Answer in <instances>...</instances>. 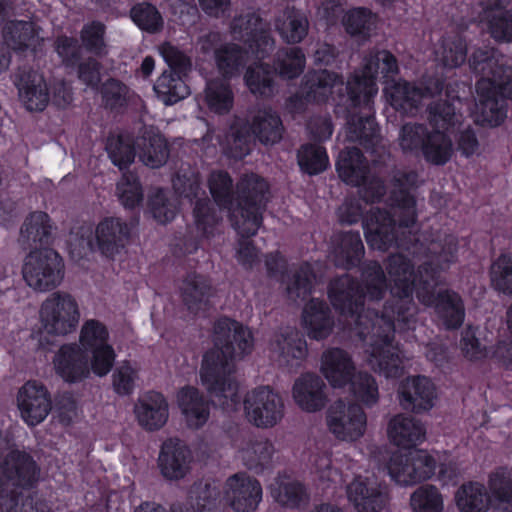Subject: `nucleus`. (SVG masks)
Returning <instances> with one entry per match:
<instances>
[{
    "label": "nucleus",
    "instance_id": "nucleus-1",
    "mask_svg": "<svg viewBox=\"0 0 512 512\" xmlns=\"http://www.w3.org/2000/svg\"><path fill=\"white\" fill-rule=\"evenodd\" d=\"M457 239L452 235L432 241L428 258L413 271L410 260L402 254L389 256L386 271L394 305H385L381 315L370 304L383 299L387 281L382 266L371 261L362 270V284L345 274L335 279L329 288L332 305L343 316L351 318L348 325L364 342V361L375 373L386 378H396L404 370V356L393 344L395 331L406 332L415 328L417 307L412 299L416 290L418 300L425 306H434L438 317L447 328L459 327L465 317L460 296L451 290L439 291L440 273L449 269L457 260Z\"/></svg>",
    "mask_w": 512,
    "mask_h": 512
},
{
    "label": "nucleus",
    "instance_id": "nucleus-2",
    "mask_svg": "<svg viewBox=\"0 0 512 512\" xmlns=\"http://www.w3.org/2000/svg\"><path fill=\"white\" fill-rule=\"evenodd\" d=\"M252 332L243 324L221 318L214 326V347L203 356L200 377L211 397L225 409L239 402V384L234 376L235 361L250 354Z\"/></svg>",
    "mask_w": 512,
    "mask_h": 512
},
{
    "label": "nucleus",
    "instance_id": "nucleus-3",
    "mask_svg": "<svg viewBox=\"0 0 512 512\" xmlns=\"http://www.w3.org/2000/svg\"><path fill=\"white\" fill-rule=\"evenodd\" d=\"M390 200L393 214L371 208L363 221L365 238L372 249L386 251L392 246L404 247L406 232L416 224V201L409 190L417 187L415 171L397 170L393 175Z\"/></svg>",
    "mask_w": 512,
    "mask_h": 512
},
{
    "label": "nucleus",
    "instance_id": "nucleus-4",
    "mask_svg": "<svg viewBox=\"0 0 512 512\" xmlns=\"http://www.w3.org/2000/svg\"><path fill=\"white\" fill-rule=\"evenodd\" d=\"M116 356L107 327L96 319H89L80 329L79 343L62 345L53 364L64 381L76 383L88 378L91 372L98 377L106 376Z\"/></svg>",
    "mask_w": 512,
    "mask_h": 512
},
{
    "label": "nucleus",
    "instance_id": "nucleus-5",
    "mask_svg": "<svg viewBox=\"0 0 512 512\" xmlns=\"http://www.w3.org/2000/svg\"><path fill=\"white\" fill-rule=\"evenodd\" d=\"M268 184L256 174H246L236 185V202L232 200L230 221L234 229L248 238L257 233L268 201Z\"/></svg>",
    "mask_w": 512,
    "mask_h": 512
},
{
    "label": "nucleus",
    "instance_id": "nucleus-6",
    "mask_svg": "<svg viewBox=\"0 0 512 512\" xmlns=\"http://www.w3.org/2000/svg\"><path fill=\"white\" fill-rule=\"evenodd\" d=\"M460 104L459 98H453L452 102L439 101L428 107V119L434 130L429 131L421 151L428 163L442 166L452 158L454 147L447 132L462 124V115L457 112Z\"/></svg>",
    "mask_w": 512,
    "mask_h": 512
},
{
    "label": "nucleus",
    "instance_id": "nucleus-7",
    "mask_svg": "<svg viewBox=\"0 0 512 512\" xmlns=\"http://www.w3.org/2000/svg\"><path fill=\"white\" fill-rule=\"evenodd\" d=\"M398 73L397 59L387 50L371 51L363 57L361 68L348 79L346 89L353 106H364L370 112L378 93L376 78L393 77Z\"/></svg>",
    "mask_w": 512,
    "mask_h": 512
},
{
    "label": "nucleus",
    "instance_id": "nucleus-8",
    "mask_svg": "<svg viewBox=\"0 0 512 512\" xmlns=\"http://www.w3.org/2000/svg\"><path fill=\"white\" fill-rule=\"evenodd\" d=\"M227 139L229 152L235 158L249 153L253 136L263 144H275L282 138L283 126L279 115L269 108L259 109L251 123L236 120Z\"/></svg>",
    "mask_w": 512,
    "mask_h": 512
},
{
    "label": "nucleus",
    "instance_id": "nucleus-9",
    "mask_svg": "<svg viewBox=\"0 0 512 512\" xmlns=\"http://www.w3.org/2000/svg\"><path fill=\"white\" fill-rule=\"evenodd\" d=\"M81 318L80 307L74 296L58 291L50 294L41 304L39 320L43 333L67 336L76 331Z\"/></svg>",
    "mask_w": 512,
    "mask_h": 512
},
{
    "label": "nucleus",
    "instance_id": "nucleus-10",
    "mask_svg": "<svg viewBox=\"0 0 512 512\" xmlns=\"http://www.w3.org/2000/svg\"><path fill=\"white\" fill-rule=\"evenodd\" d=\"M63 262L52 249L31 251L24 259L22 277L32 290L48 292L59 286L63 280Z\"/></svg>",
    "mask_w": 512,
    "mask_h": 512
},
{
    "label": "nucleus",
    "instance_id": "nucleus-11",
    "mask_svg": "<svg viewBox=\"0 0 512 512\" xmlns=\"http://www.w3.org/2000/svg\"><path fill=\"white\" fill-rule=\"evenodd\" d=\"M436 465L437 460L430 452L415 449L406 453H393L386 469L395 484L407 487L430 479L435 473Z\"/></svg>",
    "mask_w": 512,
    "mask_h": 512
},
{
    "label": "nucleus",
    "instance_id": "nucleus-12",
    "mask_svg": "<svg viewBox=\"0 0 512 512\" xmlns=\"http://www.w3.org/2000/svg\"><path fill=\"white\" fill-rule=\"evenodd\" d=\"M339 177L347 184L361 187L359 193L368 202L379 201L384 195L383 183L370 176L367 162L357 148H346L339 153L336 164Z\"/></svg>",
    "mask_w": 512,
    "mask_h": 512
},
{
    "label": "nucleus",
    "instance_id": "nucleus-13",
    "mask_svg": "<svg viewBox=\"0 0 512 512\" xmlns=\"http://www.w3.org/2000/svg\"><path fill=\"white\" fill-rule=\"evenodd\" d=\"M325 424L336 440L351 444L365 435L367 415L359 404L340 399L328 407Z\"/></svg>",
    "mask_w": 512,
    "mask_h": 512
},
{
    "label": "nucleus",
    "instance_id": "nucleus-14",
    "mask_svg": "<svg viewBox=\"0 0 512 512\" xmlns=\"http://www.w3.org/2000/svg\"><path fill=\"white\" fill-rule=\"evenodd\" d=\"M243 406L247 421L257 428H273L285 416L283 398L269 386H259L247 392Z\"/></svg>",
    "mask_w": 512,
    "mask_h": 512
},
{
    "label": "nucleus",
    "instance_id": "nucleus-15",
    "mask_svg": "<svg viewBox=\"0 0 512 512\" xmlns=\"http://www.w3.org/2000/svg\"><path fill=\"white\" fill-rule=\"evenodd\" d=\"M173 187L180 196L188 198L190 201L196 200L193 208L196 229L203 235L212 234L221 216L218 215L209 199L202 197L205 192L200 186L199 175L194 172L178 174L173 180Z\"/></svg>",
    "mask_w": 512,
    "mask_h": 512
},
{
    "label": "nucleus",
    "instance_id": "nucleus-16",
    "mask_svg": "<svg viewBox=\"0 0 512 512\" xmlns=\"http://www.w3.org/2000/svg\"><path fill=\"white\" fill-rule=\"evenodd\" d=\"M443 89L440 79L428 78L418 83L405 80L388 81L384 89L390 105L397 111L414 115L423 99L439 94Z\"/></svg>",
    "mask_w": 512,
    "mask_h": 512
},
{
    "label": "nucleus",
    "instance_id": "nucleus-17",
    "mask_svg": "<svg viewBox=\"0 0 512 512\" xmlns=\"http://www.w3.org/2000/svg\"><path fill=\"white\" fill-rule=\"evenodd\" d=\"M232 37L244 42L257 59L266 58L275 47L270 33V24L256 12H247L235 17L230 26Z\"/></svg>",
    "mask_w": 512,
    "mask_h": 512
},
{
    "label": "nucleus",
    "instance_id": "nucleus-18",
    "mask_svg": "<svg viewBox=\"0 0 512 512\" xmlns=\"http://www.w3.org/2000/svg\"><path fill=\"white\" fill-rule=\"evenodd\" d=\"M469 64L480 77L491 81L497 95L512 99V67L502 54L493 48H479L472 53Z\"/></svg>",
    "mask_w": 512,
    "mask_h": 512
},
{
    "label": "nucleus",
    "instance_id": "nucleus-19",
    "mask_svg": "<svg viewBox=\"0 0 512 512\" xmlns=\"http://www.w3.org/2000/svg\"><path fill=\"white\" fill-rule=\"evenodd\" d=\"M222 493V500L234 512L255 511L263 495L260 482L246 473H235L228 477Z\"/></svg>",
    "mask_w": 512,
    "mask_h": 512
},
{
    "label": "nucleus",
    "instance_id": "nucleus-20",
    "mask_svg": "<svg viewBox=\"0 0 512 512\" xmlns=\"http://www.w3.org/2000/svg\"><path fill=\"white\" fill-rule=\"evenodd\" d=\"M39 479V470L31 456L20 451H11L0 457V496L11 486L30 488Z\"/></svg>",
    "mask_w": 512,
    "mask_h": 512
},
{
    "label": "nucleus",
    "instance_id": "nucleus-21",
    "mask_svg": "<svg viewBox=\"0 0 512 512\" xmlns=\"http://www.w3.org/2000/svg\"><path fill=\"white\" fill-rule=\"evenodd\" d=\"M20 418L30 427L42 423L52 410V398L45 385L30 380L19 390L16 397Z\"/></svg>",
    "mask_w": 512,
    "mask_h": 512
},
{
    "label": "nucleus",
    "instance_id": "nucleus-22",
    "mask_svg": "<svg viewBox=\"0 0 512 512\" xmlns=\"http://www.w3.org/2000/svg\"><path fill=\"white\" fill-rule=\"evenodd\" d=\"M346 493L358 512H381L389 502L388 487L374 477L354 478L347 485Z\"/></svg>",
    "mask_w": 512,
    "mask_h": 512
},
{
    "label": "nucleus",
    "instance_id": "nucleus-23",
    "mask_svg": "<svg viewBox=\"0 0 512 512\" xmlns=\"http://www.w3.org/2000/svg\"><path fill=\"white\" fill-rule=\"evenodd\" d=\"M14 84L21 103L29 111H43L50 101L44 76L32 69H21L14 75Z\"/></svg>",
    "mask_w": 512,
    "mask_h": 512
},
{
    "label": "nucleus",
    "instance_id": "nucleus-24",
    "mask_svg": "<svg viewBox=\"0 0 512 512\" xmlns=\"http://www.w3.org/2000/svg\"><path fill=\"white\" fill-rule=\"evenodd\" d=\"M435 399V386L424 376L408 377L399 385L398 400L404 410L414 413L429 411Z\"/></svg>",
    "mask_w": 512,
    "mask_h": 512
},
{
    "label": "nucleus",
    "instance_id": "nucleus-25",
    "mask_svg": "<svg viewBox=\"0 0 512 512\" xmlns=\"http://www.w3.org/2000/svg\"><path fill=\"white\" fill-rule=\"evenodd\" d=\"M477 102L474 120L482 126L496 127L507 117L503 100L497 98L495 87L487 77H480L476 84Z\"/></svg>",
    "mask_w": 512,
    "mask_h": 512
},
{
    "label": "nucleus",
    "instance_id": "nucleus-26",
    "mask_svg": "<svg viewBox=\"0 0 512 512\" xmlns=\"http://www.w3.org/2000/svg\"><path fill=\"white\" fill-rule=\"evenodd\" d=\"M130 238L128 224L118 217H105L95 228V245L102 255L114 258L125 248Z\"/></svg>",
    "mask_w": 512,
    "mask_h": 512
},
{
    "label": "nucleus",
    "instance_id": "nucleus-27",
    "mask_svg": "<svg viewBox=\"0 0 512 512\" xmlns=\"http://www.w3.org/2000/svg\"><path fill=\"white\" fill-rule=\"evenodd\" d=\"M292 398L302 411L319 412L327 403L326 384L315 373H303L292 386Z\"/></svg>",
    "mask_w": 512,
    "mask_h": 512
},
{
    "label": "nucleus",
    "instance_id": "nucleus-28",
    "mask_svg": "<svg viewBox=\"0 0 512 512\" xmlns=\"http://www.w3.org/2000/svg\"><path fill=\"white\" fill-rule=\"evenodd\" d=\"M133 412L144 430L157 431L168 421L169 405L161 393L150 391L137 399Z\"/></svg>",
    "mask_w": 512,
    "mask_h": 512
},
{
    "label": "nucleus",
    "instance_id": "nucleus-29",
    "mask_svg": "<svg viewBox=\"0 0 512 512\" xmlns=\"http://www.w3.org/2000/svg\"><path fill=\"white\" fill-rule=\"evenodd\" d=\"M270 350L280 363L295 368L299 367L308 355L306 340L293 328L275 333L270 342Z\"/></svg>",
    "mask_w": 512,
    "mask_h": 512
},
{
    "label": "nucleus",
    "instance_id": "nucleus-30",
    "mask_svg": "<svg viewBox=\"0 0 512 512\" xmlns=\"http://www.w3.org/2000/svg\"><path fill=\"white\" fill-rule=\"evenodd\" d=\"M320 371L333 388H343L356 374V366L348 352L331 348L321 356Z\"/></svg>",
    "mask_w": 512,
    "mask_h": 512
},
{
    "label": "nucleus",
    "instance_id": "nucleus-31",
    "mask_svg": "<svg viewBox=\"0 0 512 512\" xmlns=\"http://www.w3.org/2000/svg\"><path fill=\"white\" fill-rule=\"evenodd\" d=\"M509 0H480L481 12L478 20L485 23L493 39L512 42V13L501 11Z\"/></svg>",
    "mask_w": 512,
    "mask_h": 512
},
{
    "label": "nucleus",
    "instance_id": "nucleus-32",
    "mask_svg": "<svg viewBox=\"0 0 512 512\" xmlns=\"http://www.w3.org/2000/svg\"><path fill=\"white\" fill-rule=\"evenodd\" d=\"M3 38L6 45L16 51L35 52L44 41L41 27L31 20L7 22L3 28Z\"/></svg>",
    "mask_w": 512,
    "mask_h": 512
},
{
    "label": "nucleus",
    "instance_id": "nucleus-33",
    "mask_svg": "<svg viewBox=\"0 0 512 512\" xmlns=\"http://www.w3.org/2000/svg\"><path fill=\"white\" fill-rule=\"evenodd\" d=\"M191 459V452L183 441L169 439L162 445L159 467L164 477L181 479L188 473Z\"/></svg>",
    "mask_w": 512,
    "mask_h": 512
},
{
    "label": "nucleus",
    "instance_id": "nucleus-34",
    "mask_svg": "<svg viewBox=\"0 0 512 512\" xmlns=\"http://www.w3.org/2000/svg\"><path fill=\"white\" fill-rule=\"evenodd\" d=\"M177 402L186 425L200 429L210 417V405L197 388L184 387L177 394Z\"/></svg>",
    "mask_w": 512,
    "mask_h": 512
},
{
    "label": "nucleus",
    "instance_id": "nucleus-35",
    "mask_svg": "<svg viewBox=\"0 0 512 512\" xmlns=\"http://www.w3.org/2000/svg\"><path fill=\"white\" fill-rule=\"evenodd\" d=\"M387 435L394 445L407 449L424 441L426 429L419 420L398 414L390 419Z\"/></svg>",
    "mask_w": 512,
    "mask_h": 512
},
{
    "label": "nucleus",
    "instance_id": "nucleus-36",
    "mask_svg": "<svg viewBox=\"0 0 512 512\" xmlns=\"http://www.w3.org/2000/svg\"><path fill=\"white\" fill-rule=\"evenodd\" d=\"M302 326L307 335L315 340L327 338L332 332L333 320L328 305L318 298H312L302 311Z\"/></svg>",
    "mask_w": 512,
    "mask_h": 512
},
{
    "label": "nucleus",
    "instance_id": "nucleus-37",
    "mask_svg": "<svg viewBox=\"0 0 512 512\" xmlns=\"http://www.w3.org/2000/svg\"><path fill=\"white\" fill-rule=\"evenodd\" d=\"M274 29L285 43L298 44L308 34L309 21L300 10L286 7L276 14Z\"/></svg>",
    "mask_w": 512,
    "mask_h": 512
},
{
    "label": "nucleus",
    "instance_id": "nucleus-38",
    "mask_svg": "<svg viewBox=\"0 0 512 512\" xmlns=\"http://www.w3.org/2000/svg\"><path fill=\"white\" fill-rule=\"evenodd\" d=\"M337 266L350 269L358 265L364 255V245L359 232L337 233L332 237V251Z\"/></svg>",
    "mask_w": 512,
    "mask_h": 512
},
{
    "label": "nucleus",
    "instance_id": "nucleus-39",
    "mask_svg": "<svg viewBox=\"0 0 512 512\" xmlns=\"http://www.w3.org/2000/svg\"><path fill=\"white\" fill-rule=\"evenodd\" d=\"M486 489L495 510L512 512V469L499 467L490 472Z\"/></svg>",
    "mask_w": 512,
    "mask_h": 512
},
{
    "label": "nucleus",
    "instance_id": "nucleus-40",
    "mask_svg": "<svg viewBox=\"0 0 512 512\" xmlns=\"http://www.w3.org/2000/svg\"><path fill=\"white\" fill-rule=\"evenodd\" d=\"M344 81L335 72L321 70L309 73L306 76L307 99L316 102H325L330 98L335 100L334 94L342 96Z\"/></svg>",
    "mask_w": 512,
    "mask_h": 512
},
{
    "label": "nucleus",
    "instance_id": "nucleus-41",
    "mask_svg": "<svg viewBox=\"0 0 512 512\" xmlns=\"http://www.w3.org/2000/svg\"><path fill=\"white\" fill-rule=\"evenodd\" d=\"M53 225L49 215L43 211L31 212L24 220L19 234V243L23 246H42L49 244Z\"/></svg>",
    "mask_w": 512,
    "mask_h": 512
},
{
    "label": "nucleus",
    "instance_id": "nucleus-42",
    "mask_svg": "<svg viewBox=\"0 0 512 512\" xmlns=\"http://www.w3.org/2000/svg\"><path fill=\"white\" fill-rule=\"evenodd\" d=\"M221 500L215 481H199L191 487L187 505L175 506L172 512H212Z\"/></svg>",
    "mask_w": 512,
    "mask_h": 512
},
{
    "label": "nucleus",
    "instance_id": "nucleus-43",
    "mask_svg": "<svg viewBox=\"0 0 512 512\" xmlns=\"http://www.w3.org/2000/svg\"><path fill=\"white\" fill-rule=\"evenodd\" d=\"M238 457L251 470L262 469L268 465L274 453L273 444L265 438H243L240 443L234 441Z\"/></svg>",
    "mask_w": 512,
    "mask_h": 512
},
{
    "label": "nucleus",
    "instance_id": "nucleus-44",
    "mask_svg": "<svg viewBox=\"0 0 512 512\" xmlns=\"http://www.w3.org/2000/svg\"><path fill=\"white\" fill-rule=\"evenodd\" d=\"M211 290L209 280L198 274L186 276L179 287L183 304L193 314H198L206 307Z\"/></svg>",
    "mask_w": 512,
    "mask_h": 512
},
{
    "label": "nucleus",
    "instance_id": "nucleus-45",
    "mask_svg": "<svg viewBox=\"0 0 512 512\" xmlns=\"http://www.w3.org/2000/svg\"><path fill=\"white\" fill-rule=\"evenodd\" d=\"M454 501L459 512H488L492 507L486 486L478 481L462 484L455 492Z\"/></svg>",
    "mask_w": 512,
    "mask_h": 512
},
{
    "label": "nucleus",
    "instance_id": "nucleus-46",
    "mask_svg": "<svg viewBox=\"0 0 512 512\" xmlns=\"http://www.w3.org/2000/svg\"><path fill=\"white\" fill-rule=\"evenodd\" d=\"M139 159L148 167L158 168L166 163L169 150L164 137L152 130L145 131L137 141Z\"/></svg>",
    "mask_w": 512,
    "mask_h": 512
},
{
    "label": "nucleus",
    "instance_id": "nucleus-47",
    "mask_svg": "<svg viewBox=\"0 0 512 512\" xmlns=\"http://www.w3.org/2000/svg\"><path fill=\"white\" fill-rule=\"evenodd\" d=\"M347 138L352 142H358L372 153L378 152L380 136L374 118L367 114L365 116H352L347 123Z\"/></svg>",
    "mask_w": 512,
    "mask_h": 512
},
{
    "label": "nucleus",
    "instance_id": "nucleus-48",
    "mask_svg": "<svg viewBox=\"0 0 512 512\" xmlns=\"http://www.w3.org/2000/svg\"><path fill=\"white\" fill-rule=\"evenodd\" d=\"M204 101L210 111L217 114L228 113L234 104V93L227 80H209L204 90Z\"/></svg>",
    "mask_w": 512,
    "mask_h": 512
},
{
    "label": "nucleus",
    "instance_id": "nucleus-49",
    "mask_svg": "<svg viewBox=\"0 0 512 512\" xmlns=\"http://www.w3.org/2000/svg\"><path fill=\"white\" fill-rule=\"evenodd\" d=\"M153 89L165 105H173L190 93L183 79L174 71H164L156 80Z\"/></svg>",
    "mask_w": 512,
    "mask_h": 512
},
{
    "label": "nucleus",
    "instance_id": "nucleus-50",
    "mask_svg": "<svg viewBox=\"0 0 512 512\" xmlns=\"http://www.w3.org/2000/svg\"><path fill=\"white\" fill-rule=\"evenodd\" d=\"M306 58L300 47L282 48L274 58V70L285 79H294L304 71Z\"/></svg>",
    "mask_w": 512,
    "mask_h": 512
},
{
    "label": "nucleus",
    "instance_id": "nucleus-51",
    "mask_svg": "<svg viewBox=\"0 0 512 512\" xmlns=\"http://www.w3.org/2000/svg\"><path fill=\"white\" fill-rule=\"evenodd\" d=\"M308 462L315 480L324 489L342 482L341 473L333 466L331 456L327 452H311Z\"/></svg>",
    "mask_w": 512,
    "mask_h": 512
},
{
    "label": "nucleus",
    "instance_id": "nucleus-52",
    "mask_svg": "<svg viewBox=\"0 0 512 512\" xmlns=\"http://www.w3.org/2000/svg\"><path fill=\"white\" fill-rule=\"evenodd\" d=\"M409 506L412 512H444V497L436 486L424 484L411 493Z\"/></svg>",
    "mask_w": 512,
    "mask_h": 512
},
{
    "label": "nucleus",
    "instance_id": "nucleus-53",
    "mask_svg": "<svg viewBox=\"0 0 512 512\" xmlns=\"http://www.w3.org/2000/svg\"><path fill=\"white\" fill-rule=\"evenodd\" d=\"M249 91L260 97H270L275 91V82L268 65L262 63L250 65L244 75Z\"/></svg>",
    "mask_w": 512,
    "mask_h": 512
},
{
    "label": "nucleus",
    "instance_id": "nucleus-54",
    "mask_svg": "<svg viewBox=\"0 0 512 512\" xmlns=\"http://www.w3.org/2000/svg\"><path fill=\"white\" fill-rule=\"evenodd\" d=\"M178 206V197L163 189H156L149 197V210L153 218L161 224L168 223L175 218Z\"/></svg>",
    "mask_w": 512,
    "mask_h": 512
},
{
    "label": "nucleus",
    "instance_id": "nucleus-55",
    "mask_svg": "<svg viewBox=\"0 0 512 512\" xmlns=\"http://www.w3.org/2000/svg\"><path fill=\"white\" fill-rule=\"evenodd\" d=\"M246 58L247 52L242 51L236 44H226L215 50L218 70L225 78L238 75Z\"/></svg>",
    "mask_w": 512,
    "mask_h": 512
},
{
    "label": "nucleus",
    "instance_id": "nucleus-56",
    "mask_svg": "<svg viewBox=\"0 0 512 512\" xmlns=\"http://www.w3.org/2000/svg\"><path fill=\"white\" fill-rule=\"evenodd\" d=\"M375 17L372 12L365 8H353L348 10L343 18L342 24L346 32L352 37L366 39L374 26Z\"/></svg>",
    "mask_w": 512,
    "mask_h": 512
},
{
    "label": "nucleus",
    "instance_id": "nucleus-57",
    "mask_svg": "<svg viewBox=\"0 0 512 512\" xmlns=\"http://www.w3.org/2000/svg\"><path fill=\"white\" fill-rule=\"evenodd\" d=\"M467 46L460 36L444 38L436 49L437 60L445 67L455 68L464 63Z\"/></svg>",
    "mask_w": 512,
    "mask_h": 512
},
{
    "label": "nucleus",
    "instance_id": "nucleus-58",
    "mask_svg": "<svg viewBox=\"0 0 512 512\" xmlns=\"http://www.w3.org/2000/svg\"><path fill=\"white\" fill-rule=\"evenodd\" d=\"M355 398L366 407H372L379 400V389L376 380L367 372H357L348 383Z\"/></svg>",
    "mask_w": 512,
    "mask_h": 512
},
{
    "label": "nucleus",
    "instance_id": "nucleus-59",
    "mask_svg": "<svg viewBox=\"0 0 512 512\" xmlns=\"http://www.w3.org/2000/svg\"><path fill=\"white\" fill-rule=\"evenodd\" d=\"M207 181L214 201L218 206L227 209L230 213L233 200V185L229 174L221 170L212 171Z\"/></svg>",
    "mask_w": 512,
    "mask_h": 512
},
{
    "label": "nucleus",
    "instance_id": "nucleus-60",
    "mask_svg": "<svg viewBox=\"0 0 512 512\" xmlns=\"http://www.w3.org/2000/svg\"><path fill=\"white\" fill-rule=\"evenodd\" d=\"M429 134L424 124L406 123L399 132L398 143L404 153L419 154Z\"/></svg>",
    "mask_w": 512,
    "mask_h": 512
},
{
    "label": "nucleus",
    "instance_id": "nucleus-61",
    "mask_svg": "<svg viewBox=\"0 0 512 512\" xmlns=\"http://www.w3.org/2000/svg\"><path fill=\"white\" fill-rule=\"evenodd\" d=\"M106 150L112 163L120 170L126 169L135 159V151L128 137L110 136L107 140Z\"/></svg>",
    "mask_w": 512,
    "mask_h": 512
},
{
    "label": "nucleus",
    "instance_id": "nucleus-62",
    "mask_svg": "<svg viewBox=\"0 0 512 512\" xmlns=\"http://www.w3.org/2000/svg\"><path fill=\"white\" fill-rule=\"evenodd\" d=\"M315 276L309 264H303L287 282V295L292 301L305 299L312 292Z\"/></svg>",
    "mask_w": 512,
    "mask_h": 512
},
{
    "label": "nucleus",
    "instance_id": "nucleus-63",
    "mask_svg": "<svg viewBox=\"0 0 512 512\" xmlns=\"http://www.w3.org/2000/svg\"><path fill=\"white\" fill-rule=\"evenodd\" d=\"M298 163L310 175L324 171L329 163L325 149L320 145H305L298 152Z\"/></svg>",
    "mask_w": 512,
    "mask_h": 512
},
{
    "label": "nucleus",
    "instance_id": "nucleus-64",
    "mask_svg": "<svg viewBox=\"0 0 512 512\" xmlns=\"http://www.w3.org/2000/svg\"><path fill=\"white\" fill-rule=\"evenodd\" d=\"M490 276L495 289L512 294V255H501L492 264Z\"/></svg>",
    "mask_w": 512,
    "mask_h": 512
}]
</instances>
